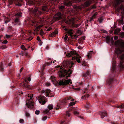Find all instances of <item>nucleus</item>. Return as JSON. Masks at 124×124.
<instances>
[{
	"label": "nucleus",
	"instance_id": "7ed1b4c3",
	"mask_svg": "<svg viewBox=\"0 0 124 124\" xmlns=\"http://www.w3.org/2000/svg\"><path fill=\"white\" fill-rule=\"evenodd\" d=\"M33 94H28L27 96V100L26 102V105L28 108H35V104L33 102Z\"/></svg>",
	"mask_w": 124,
	"mask_h": 124
},
{
	"label": "nucleus",
	"instance_id": "39448f33",
	"mask_svg": "<svg viewBox=\"0 0 124 124\" xmlns=\"http://www.w3.org/2000/svg\"><path fill=\"white\" fill-rule=\"evenodd\" d=\"M46 97L44 96H39L38 97V99L39 102L42 105L44 104L46 102L45 100Z\"/></svg>",
	"mask_w": 124,
	"mask_h": 124
},
{
	"label": "nucleus",
	"instance_id": "c03bdc74",
	"mask_svg": "<svg viewBox=\"0 0 124 124\" xmlns=\"http://www.w3.org/2000/svg\"><path fill=\"white\" fill-rule=\"evenodd\" d=\"M47 9V7L46 6L43 7L42 8V10L43 11H46Z\"/></svg>",
	"mask_w": 124,
	"mask_h": 124
},
{
	"label": "nucleus",
	"instance_id": "aec40b11",
	"mask_svg": "<svg viewBox=\"0 0 124 124\" xmlns=\"http://www.w3.org/2000/svg\"><path fill=\"white\" fill-rule=\"evenodd\" d=\"M89 71L88 70L85 73H84L83 74V76L84 77H87V76H88L89 74Z\"/></svg>",
	"mask_w": 124,
	"mask_h": 124
},
{
	"label": "nucleus",
	"instance_id": "c756f323",
	"mask_svg": "<svg viewBox=\"0 0 124 124\" xmlns=\"http://www.w3.org/2000/svg\"><path fill=\"white\" fill-rule=\"evenodd\" d=\"M65 4L67 6H70L71 5V2L70 1H69L68 2H65Z\"/></svg>",
	"mask_w": 124,
	"mask_h": 124
},
{
	"label": "nucleus",
	"instance_id": "4c0bfd02",
	"mask_svg": "<svg viewBox=\"0 0 124 124\" xmlns=\"http://www.w3.org/2000/svg\"><path fill=\"white\" fill-rule=\"evenodd\" d=\"M98 20L100 23H101L103 21L102 18V17L99 18L98 19Z\"/></svg>",
	"mask_w": 124,
	"mask_h": 124
},
{
	"label": "nucleus",
	"instance_id": "680f3d73",
	"mask_svg": "<svg viewBox=\"0 0 124 124\" xmlns=\"http://www.w3.org/2000/svg\"><path fill=\"white\" fill-rule=\"evenodd\" d=\"M40 29V28H39L38 26L36 27L35 30L36 31H39Z\"/></svg>",
	"mask_w": 124,
	"mask_h": 124
},
{
	"label": "nucleus",
	"instance_id": "a19ab883",
	"mask_svg": "<svg viewBox=\"0 0 124 124\" xmlns=\"http://www.w3.org/2000/svg\"><path fill=\"white\" fill-rule=\"evenodd\" d=\"M120 9H121L122 10H124V6L123 5H121L120 6Z\"/></svg>",
	"mask_w": 124,
	"mask_h": 124
},
{
	"label": "nucleus",
	"instance_id": "6e6552de",
	"mask_svg": "<svg viewBox=\"0 0 124 124\" xmlns=\"http://www.w3.org/2000/svg\"><path fill=\"white\" fill-rule=\"evenodd\" d=\"M124 1V0H115L114 3V5L116 7L119 6L120 4Z\"/></svg>",
	"mask_w": 124,
	"mask_h": 124
},
{
	"label": "nucleus",
	"instance_id": "774afa93",
	"mask_svg": "<svg viewBox=\"0 0 124 124\" xmlns=\"http://www.w3.org/2000/svg\"><path fill=\"white\" fill-rule=\"evenodd\" d=\"M118 38V37L117 36H115L114 37V39L115 40H116Z\"/></svg>",
	"mask_w": 124,
	"mask_h": 124
},
{
	"label": "nucleus",
	"instance_id": "f8f14e48",
	"mask_svg": "<svg viewBox=\"0 0 124 124\" xmlns=\"http://www.w3.org/2000/svg\"><path fill=\"white\" fill-rule=\"evenodd\" d=\"M72 31H73L72 30H69L67 31V33L68 34L70 35L71 38H74L76 37V35H74L73 37V36H72V34H73Z\"/></svg>",
	"mask_w": 124,
	"mask_h": 124
},
{
	"label": "nucleus",
	"instance_id": "1a4fd4ad",
	"mask_svg": "<svg viewBox=\"0 0 124 124\" xmlns=\"http://www.w3.org/2000/svg\"><path fill=\"white\" fill-rule=\"evenodd\" d=\"M91 4L90 2L88 0H87L85 2L84 4L81 5V6L83 8H85L89 6Z\"/></svg>",
	"mask_w": 124,
	"mask_h": 124
},
{
	"label": "nucleus",
	"instance_id": "4be33fe9",
	"mask_svg": "<svg viewBox=\"0 0 124 124\" xmlns=\"http://www.w3.org/2000/svg\"><path fill=\"white\" fill-rule=\"evenodd\" d=\"M119 36L121 38H124V32H121L119 34Z\"/></svg>",
	"mask_w": 124,
	"mask_h": 124
},
{
	"label": "nucleus",
	"instance_id": "393cba45",
	"mask_svg": "<svg viewBox=\"0 0 124 124\" xmlns=\"http://www.w3.org/2000/svg\"><path fill=\"white\" fill-rule=\"evenodd\" d=\"M115 108H124V103H123L120 106H116Z\"/></svg>",
	"mask_w": 124,
	"mask_h": 124
},
{
	"label": "nucleus",
	"instance_id": "3c124183",
	"mask_svg": "<svg viewBox=\"0 0 124 124\" xmlns=\"http://www.w3.org/2000/svg\"><path fill=\"white\" fill-rule=\"evenodd\" d=\"M45 85L47 86H49L50 85V83L47 82L46 83Z\"/></svg>",
	"mask_w": 124,
	"mask_h": 124
},
{
	"label": "nucleus",
	"instance_id": "864d4df0",
	"mask_svg": "<svg viewBox=\"0 0 124 124\" xmlns=\"http://www.w3.org/2000/svg\"><path fill=\"white\" fill-rule=\"evenodd\" d=\"M6 38H8L11 37V36L10 35H8L7 34L6 35Z\"/></svg>",
	"mask_w": 124,
	"mask_h": 124
},
{
	"label": "nucleus",
	"instance_id": "69168bd1",
	"mask_svg": "<svg viewBox=\"0 0 124 124\" xmlns=\"http://www.w3.org/2000/svg\"><path fill=\"white\" fill-rule=\"evenodd\" d=\"M51 29L52 28L50 27H49V28H48L47 30L46 31H50Z\"/></svg>",
	"mask_w": 124,
	"mask_h": 124
},
{
	"label": "nucleus",
	"instance_id": "0eeeda50",
	"mask_svg": "<svg viewBox=\"0 0 124 124\" xmlns=\"http://www.w3.org/2000/svg\"><path fill=\"white\" fill-rule=\"evenodd\" d=\"M62 15L60 12L57 13L54 17V19L55 20H59L62 19Z\"/></svg>",
	"mask_w": 124,
	"mask_h": 124
},
{
	"label": "nucleus",
	"instance_id": "58836bf2",
	"mask_svg": "<svg viewBox=\"0 0 124 124\" xmlns=\"http://www.w3.org/2000/svg\"><path fill=\"white\" fill-rule=\"evenodd\" d=\"M19 21V19L17 17L16 18L14 22L15 23L18 22Z\"/></svg>",
	"mask_w": 124,
	"mask_h": 124
},
{
	"label": "nucleus",
	"instance_id": "a18cd8bd",
	"mask_svg": "<svg viewBox=\"0 0 124 124\" xmlns=\"http://www.w3.org/2000/svg\"><path fill=\"white\" fill-rule=\"evenodd\" d=\"M73 113L75 115H78L79 114V112L76 111H74Z\"/></svg>",
	"mask_w": 124,
	"mask_h": 124
},
{
	"label": "nucleus",
	"instance_id": "ea45409f",
	"mask_svg": "<svg viewBox=\"0 0 124 124\" xmlns=\"http://www.w3.org/2000/svg\"><path fill=\"white\" fill-rule=\"evenodd\" d=\"M25 116L27 117H29L30 115V114L27 111L25 112Z\"/></svg>",
	"mask_w": 124,
	"mask_h": 124
},
{
	"label": "nucleus",
	"instance_id": "2f4dec72",
	"mask_svg": "<svg viewBox=\"0 0 124 124\" xmlns=\"http://www.w3.org/2000/svg\"><path fill=\"white\" fill-rule=\"evenodd\" d=\"M91 106L90 105V103H88L85 106V108H91L90 107Z\"/></svg>",
	"mask_w": 124,
	"mask_h": 124
},
{
	"label": "nucleus",
	"instance_id": "ddd939ff",
	"mask_svg": "<svg viewBox=\"0 0 124 124\" xmlns=\"http://www.w3.org/2000/svg\"><path fill=\"white\" fill-rule=\"evenodd\" d=\"M64 85H68L69 83H70V84H72V82L71 81V80L70 79H69L67 80L65 79L64 80Z\"/></svg>",
	"mask_w": 124,
	"mask_h": 124
},
{
	"label": "nucleus",
	"instance_id": "338daca9",
	"mask_svg": "<svg viewBox=\"0 0 124 124\" xmlns=\"http://www.w3.org/2000/svg\"><path fill=\"white\" fill-rule=\"evenodd\" d=\"M65 37L64 38V39L66 41L67 39L68 38V37L66 35H65Z\"/></svg>",
	"mask_w": 124,
	"mask_h": 124
},
{
	"label": "nucleus",
	"instance_id": "473e14b6",
	"mask_svg": "<svg viewBox=\"0 0 124 124\" xmlns=\"http://www.w3.org/2000/svg\"><path fill=\"white\" fill-rule=\"evenodd\" d=\"M21 47L22 50H27V49L25 48V46L23 45H22L21 46Z\"/></svg>",
	"mask_w": 124,
	"mask_h": 124
},
{
	"label": "nucleus",
	"instance_id": "6ab92c4d",
	"mask_svg": "<svg viewBox=\"0 0 124 124\" xmlns=\"http://www.w3.org/2000/svg\"><path fill=\"white\" fill-rule=\"evenodd\" d=\"M58 85H64V81L63 80L60 81Z\"/></svg>",
	"mask_w": 124,
	"mask_h": 124
},
{
	"label": "nucleus",
	"instance_id": "412c9836",
	"mask_svg": "<svg viewBox=\"0 0 124 124\" xmlns=\"http://www.w3.org/2000/svg\"><path fill=\"white\" fill-rule=\"evenodd\" d=\"M74 18H72L70 19V24H71L72 27V25L74 24Z\"/></svg>",
	"mask_w": 124,
	"mask_h": 124
},
{
	"label": "nucleus",
	"instance_id": "f3484780",
	"mask_svg": "<svg viewBox=\"0 0 124 124\" xmlns=\"http://www.w3.org/2000/svg\"><path fill=\"white\" fill-rule=\"evenodd\" d=\"M97 15V14L96 13H95L90 18L89 21L90 22H91L92 21L93 19L95 18L96 17V16Z\"/></svg>",
	"mask_w": 124,
	"mask_h": 124
},
{
	"label": "nucleus",
	"instance_id": "bf43d9fd",
	"mask_svg": "<svg viewBox=\"0 0 124 124\" xmlns=\"http://www.w3.org/2000/svg\"><path fill=\"white\" fill-rule=\"evenodd\" d=\"M37 40H38L39 41H40L41 40L40 38L39 37V36H38L37 38Z\"/></svg>",
	"mask_w": 124,
	"mask_h": 124
},
{
	"label": "nucleus",
	"instance_id": "e433bc0d",
	"mask_svg": "<svg viewBox=\"0 0 124 124\" xmlns=\"http://www.w3.org/2000/svg\"><path fill=\"white\" fill-rule=\"evenodd\" d=\"M48 108H53V105L52 104L49 105L48 106Z\"/></svg>",
	"mask_w": 124,
	"mask_h": 124
},
{
	"label": "nucleus",
	"instance_id": "cd10ccee",
	"mask_svg": "<svg viewBox=\"0 0 124 124\" xmlns=\"http://www.w3.org/2000/svg\"><path fill=\"white\" fill-rule=\"evenodd\" d=\"M22 13L21 12H19L17 13L15 15V16H20V17H21Z\"/></svg>",
	"mask_w": 124,
	"mask_h": 124
},
{
	"label": "nucleus",
	"instance_id": "2eb2a0df",
	"mask_svg": "<svg viewBox=\"0 0 124 124\" xmlns=\"http://www.w3.org/2000/svg\"><path fill=\"white\" fill-rule=\"evenodd\" d=\"M58 32L57 31H55L53 32L50 35V36L53 37L55 36L56 35L57 33Z\"/></svg>",
	"mask_w": 124,
	"mask_h": 124
},
{
	"label": "nucleus",
	"instance_id": "49530a36",
	"mask_svg": "<svg viewBox=\"0 0 124 124\" xmlns=\"http://www.w3.org/2000/svg\"><path fill=\"white\" fill-rule=\"evenodd\" d=\"M33 37H32L31 36L27 39V40H28V41H30L33 39Z\"/></svg>",
	"mask_w": 124,
	"mask_h": 124
},
{
	"label": "nucleus",
	"instance_id": "5fc2aeb1",
	"mask_svg": "<svg viewBox=\"0 0 124 124\" xmlns=\"http://www.w3.org/2000/svg\"><path fill=\"white\" fill-rule=\"evenodd\" d=\"M70 19L66 22V23L68 24H70Z\"/></svg>",
	"mask_w": 124,
	"mask_h": 124
},
{
	"label": "nucleus",
	"instance_id": "bb28decb",
	"mask_svg": "<svg viewBox=\"0 0 124 124\" xmlns=\"http://www.w3.org/2000/svg\"><path fill=\"white\" fill-rule=\"evenodd\" d=\"M49 110L48 109H46L44 111H43V113L44 114H49Z\"/></svg>",
	"mask_w": 124,
	"mask_h": 124
},
{
	"label": "nucleus",
	"instance_id": "a878e982",
	"mask_svg": "<svg viewBox=\"0 0 124 124\" xmlns=\"http://www.w3.org/2000/svg\"><path fill=\"white\" fill-rule=\"evenodd\" d=\"M76 104L75 102H70L69 105V106L70 107H71Z\"/></svg>",
	"mask_w": 124,
	"mask_h": 124
},
{
	"label": "nucleus",
	"instance_id": "8fccbe9b",
	"mask_svg": "<svg viewBox=\"0 0 124 124\" xmlns=\"http://www.w3.org/2000/svg\"><path fill=\"white\" fill-rule=\"evenodd\" d=\"M47 117L46 116H45L43 117L42 120L43 121L45 120L47 118Z\"/></svg>",
	"mask_w": 124,
	"mask_h": 124
},
{
	"label": "nucleus",
	"instance_id": "20e7f679",
	"mask_svg": "<svg viewBox=\"0 0 124 124\" xmlns=\"http://www.w3.org/2000/svg\"><path fill=\"white\" fill-rule=\"evenodd\" d=\"M66 56L69 57H72V60H76L78 63H81L80 58H81V57L78 55L77 56V53L75 51H72L66 54Z\"/></svg>",
	"mask_w": 124,
	"mask_h": 124
},
{
	"label": "nucleus",
	"instance_id": "4468645a",
	"mask_svg": "<svg viewBox=\"0 0 124 124\" xmlns=\"http://www.w3.org/2000/svg\"><path fill=\"white\" fill-rule=\"evenodd\" d=\"M85 39V37L84 36L79 38L78 40V43L79 44H82V43L83 42Z\"/></svg>",
	"mask_w": 124,
	"mask_h": 124
},
{
	"label": "nucleus",
	"instance_id": "7c9ffc66",
	"mask_svg": "<svg viewBox=\"0 0 124 124\" xmlns=\"http://www.w3.org/2000/svg\"><path fill=\"white\" fill-rule=\"evenodd\" d=\"M23 87H25L28 88H30V85H28L27 84H23Z\"/></svg>",
	"mask_w": 124,
	"mask_h": 124
},
{
	"label": "nucleus",
	"instance_id": "de8ad7c7",
	"mask_svg": "<svg viewBox=\"0 0 124 124\" xmlns=\"http://www.w3.org/2000/svg\"><path fill=\"white\" fill-rule=\"evenodd\" d=\"M24 84H27L28 83V82L27 80L26 79H24V82H23Z\"/></svg>",
	"mask_w": 124,
	"mask_h": 124
},
{
	"label": "nucleus",
	"instance_id": "0e129e2a",
	"mask_svg": "<svg viewBox=\"0 0 124 124\" xmlns=\"http://www.w3.org/2000/svg\"><path fill=\"white\" fill-rule=\"evenodd\" d=\"M28 53L27 52H24V53L23 54L25 56H27L28 55Z\"/></svg>",
	"mask_w": 124,
	"mask_h": 124
},
{
	"label": "nucleus",
	"instance_id": "603ef678",
	"mask_svg": "<svg viewBox=\"0 0 124 124\" xmlns=\"http://www.w3.org/2000/svg\"><path fill=\"white\" fill-rule=\"evenodd\" d=\"M8 41L6 40H4L2 42V43L3 44H7L8 43Z\"/></svg>",
	"mask_w": 124,
	"mask_h": 124
},
{
	"label": "nucleus",
	"instance_id": "09e8293b",
	"mask_svg": "<svg viewBox=\"0 0 124 124\" xmlns=\"http://www.w3.org/2000/svg\"><path fill=\"white\" fill-rule=\"evenodd\" d=\"M39 110H37L35 112V113L37 115H38L39 114Z\"/></svg>",
	"mask_w": 124,
	"mask_h": 124
},
{
	"label": "nucleus",
	"instance_id": "37998d69",
	"mask_svg": "<svg viewBox=\"0 0 124 124\" xmlns=\"http://www.w3.org/2000/svg\"><path fill=\"white\" fill-rule=\"evenodd\" d=\"M40 35L41 36H43L44 34V32L43 31V30L41 29V31L40 32Z\"/></svg>",
	"mask_w": 124,
	"mask_h": 124
},
{
	"label": "nucleus",
	"instance_id": "6e6d98bb",
	"mask_svg": "<svg viewBox=\"0 0 124 124\" xmlns=\"http://www.w3.org/2000/svg\"><path fill=\"white\" fill-rule=\"evenodd\" d=\"M91 54L90 53H89L87 55V57L88 58H91Z\"/></svg>",
	"mask_w": 124,
	"mask_h": 124
},
{
	"label": "nucleus",
	"instance_id": "9d476101",
	"mask_svg": "<svg viewBox=\"0 0 124 124\" xmlns=\"http://www.w3.org/2000/svg\"><path fill=\"white\" fill-rule=\"evenodd\" d=\"M99 114L100 115L101 117L102 118H103L105 116H107V113L104 111H100Z\"/></svg>",
	"mask_w": 124,
	"mask_h": 124
},
{
	"label": "nucleus",
	"instance_id": "13d9d810",
	"mask_svg": "<svg viewBox=\"0 0 124 124\" xmlns=\"http://www.w3.org/2000/svg\"><path fill=\"white\" fill-rule=\"evenodd\" d=\"M92 9H95L96 8V7L95 5H94L92 6Z\"/></svg>",
	"mask_w": 124,
	"mask_h": 124
},
{
	"label": "nucleus",
	"instance_id": "f704fd0d",
	"mask_svg": "<svg viewBox=\"0 0 124 124\" xmlns=\"http://www.w3.org/2000/svg\"><path fill=\"white\" fill-rule=\"evenodd\" d=\"M110 38L109 37L107 36L106 37V40L107 42H109V41Z\"/></svg>",
	"mask_w": 124,
	"mask_h": 124
},
{
	"label": "nucleus",
	"instance_id": "423d86ee",
	"mask_svg": "<svg viewBox=\"0 0 124 124\" xmlns=\"http://www.w3.org/2000/svg\"><path fill=\"white\" fill-rule=\"evenodd\" d=\"M115 44L116 46L119 45L121 48L124 49V42L120 41L119 40H117L115 41Z\"/></svg>",
	"mask_w": 124,
	"mask_h": 124
},
{
	"label": "nucleus",
	"instance_id": "dca6fc26",
	"mask_svg": "<svg viewBox=\"0 0 124 124\" xmlns=\"http://www.w3.org/2000/svg\"><path fill=\"white\" fill-rule=\"evenodd\" d=\"M45 92L46 96V97H47L49 95V94H50V93L51 92V91L50 90L47 89L46 90Z\"/></svg>",
	"mask_w": 124,
	"mask_h": 124
},
{
	"label": "nucleus",
	"instance_id": "9b49d317",
	"mask_svg": "<svg viewBox=\"0 0 124 124\" xmlns=\"http://www.w3.org/2000/svg\"><path fill=\"white\" fill-rule=\"evenodd\" d=\"M70 100L71 101H74V100L72 99V98L70 96H69L65 98L64 99V100L63 101L65 102V103H66L68 102V100Z\"/></svg>",
	"mask_w": 124,
	"mask_h": 124
},
{
	"label": "nucleus",
	"instance_id": "5701e85b",
	"mask_svg": "<svg viewBox=\"0 0 124 124\" xmlns=\"http://www.w3.org/2000/svg\"><path fill=\"white\" fill-rule=\"evenodd\" d=\"M89 96V95L88 94H87L85 95H84L81 97L82 99H86L87 98H88Z\"/></svg>",
	"mask_w": 124,
	"mask_h": 124
},
{
	"label": "nucleus",
	"instance_id": "c9c22d12",
	"mask_svg": "<svg viewBox=\"0 0 124 124\" xmlns=\"http://www.w3.org/2000/svg\"><path fill=\"white\" fill-rule=\"evenodd\" d=\"M80 25V24H75L74 23V24H73V25H72V27H76V28H77Z\"/></svg>",
	"mask_w": 124,
	"mask_h": 124
},
{
	"label": "nucleus",
	"instance_id": "e2e57ef3",
	"mask_svg": "<svg viewBox=\"0 0 124 124\" xmlns=\"http://www.w3.org/2000/svg\"><path fill=\"white\" fill-rule=\"evenodd\" d=\"M1 48L2 49H5L6 48V46L5 45L2 46H1Z\"/></svg>",
	"mask_w": 124,
	"mask_h": 124
},
{
	"label": "nucleus",
	"instance_id": "a211bd4d",
	"mask_svg": "<svg viewBox=\"0 0 124 124\" xmlns=\"http://www.w3.org/2000/svg\"><path fill=\"white\" fill-rule=\"evenodd\" d=\"M113 81V79L112 78H110L109 79L108 81H107L106 82V84L110 85L112 83Z\"/></svg>",
	"mask_w": 124,
	"mask_h": 124
},
{
	"label": "nucleus",
	"instance_id": "f257e3e1",
	"mask_svg": "<svg viewBox=\"0 0 124 124\" xmlns=\"http://www.w3.org/2000/svg\"><path fill=\"white\" fill-rule=\"evenodd\" d=\"M74 64V63L72 62H70L67 60L64 61L63 62V66L65 67H69L70 68L68 70H67L61 67L60 69H62V70L59 71V77L60 78L66 76V79H68V77H70V74L73 71L70 68L73 66Z\"/></svg>",
	"mask_w": 124,
	"mask_h": 124
},
{
	"label": "nucleus",
	"instance_id": "052dcab7",
	"mask_svg": "<svg viewBox=\"0 0 124 124\" xmlns=\"http://www.w3.org/2000/svg\"><path fill=\"white\" fill-rule=\"evenodd\" d=\"M65 8V6H61V7H60L59 8L60 9H63V8Z\"/></svg>",
	"mask_w": 124,
	"mask_h": 124
},
{
	"label": "nucleus",
	"instance_id": "c85d7f7f",
	"mask_svg": "<svg viewBox=\"0 0 124 124\" xmlns=\"http://www.w3.org/2000/svg\"><path fill=\"white\" fill-rule=\"evenodd\" d=\"M69 109L68 111H66L65 114L66 116H68L69 117L70 115V114L69 112L70 111V109Z\"/></svg>",
	"mask_w": 124,
	"mask_h": 124
},
{
	"label": "nucleus",
	"instance_id": "f03ea898",
	"mask_svg": "<svg viewBox=\"0 0 124 124\" xmlns=\"http://www.w3.org/2000/svg\"><path fill=\"white\" fill-rule=\"evenodd\" d=\"M124 49L121 50L119 48H115V52L118 55L121 54L122 52H124ZM121 59L119 67L121 70L123 69L124 67V54H123L120 56Z\"/></svg>",
	"mask_w": 124,
	"mask_h": 124
},
{
	"label": "nucleus",
	"instance_id": "72a5a7b5",
	"mask_svg": "<svg viewBox=\"0 0 124 124\" xmlns=\"http://www.w3.org/2000/svg\"><path fill=\"white\" fill-rule=\"evenodd\" d=\"M3 63L1 62L0 65V70L1 71H3Z\"/></svg>",
	"mask_w": 124,
	"mask_h": 124
},
{
	"label": "nucleus",
	"instance_id": "b1692460",
	"mask_svg": "<svg viewBox=\"0 0 124 124\" xmlns=\"http://www.w3.org/2000/svg\"><path fill=\"white\" fill-rule=\"evenodd\" d=\"M120 31V30L119 29H116L115 30L114 33L116 34H117Z\"/></svg>",
	"mask_w": 124,
	"mask_h": 124
},
{
	"label": "nucleus",
	"instance_id": "79ce46f5",
	"mask_svg": "<svg viewBox=\"0 0 124 124\" xmlns=\"http://www.w3.org/2000/svg\"><path fill=\"white\" fill-rule=\"evenodd\" d=\"M38 9L35 8L32 11V12L33 14H35L38 11Z\"/></svg>",
	"mask_w": 124,
	"mask_h": 124
},
{
	"label": "nucleus",
	"instance_id": "4d7b16f0",
	"mask_svg": "<svg viewBox=\"0 0 124 124\" xmlns=\"http://www.w3.org/2000/svg\"><path fill=\"white\" fill-rule=\"evenodd\" d=\"M20 123H23L24 122V120L23 119H20L19 120Z\"/></svg>",
	"mask_w": 124,
	"mask_h": 124
}]
</instances>
